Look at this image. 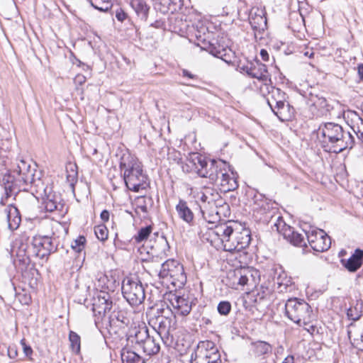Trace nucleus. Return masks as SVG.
<instances>
[{"instance_id": "17", "label": "nucleus", "mask_w": 363, "mask_h": 363, "mask_svg": "<svg viewBox=\"0 0 363 363\" xmlns=\"http://www.w3.org/2000/svg\"><path fill=\"white\" fill-rule=\"evenodd\" d=\"M234 240H235L236 243L229 242L227 240L224 246L225 251L240 252L248 247L251 241L250 230L245 228H241L240 231L238 229H234Z\"/></svg>"}, {"instance_id": "26", "label": "nucleus", "mask_w": 363, "mask_h": 363, "mask_svg": "<svg viewBox=\"0 0 363 363\" xmlns=\"http://www.w3.org/2000/svg\"><path fill=\"white\" fill-rule=\"evenodd\" d=\"M4 211L7 218L8 228L12 231L16 230L21 221L18 210L13 206H8Z\"/></svg>"}, {"instance_id": "42", "label": "nucleus", "mask_w": 363, "mask_h": 363, "mask_svg": "<svg viewBox=\"0 0 363 363\" xmlns=\"http://www.w3.org/2000/svg\"><path fill=\"white\" fill-rule=\"evenodd\" d=\"M151 232H152L151 226H146L145 228H142L141 229H140L138 234L133 237V239L138 243L141 242L143 240H145L147 239V238L149 237Z\"/></svg>"}, {"instance_id": "27", "label": "nucleus", "mask_w": 363, "mask_h": 363, "mask_svg": "<svg viewBox=\"0 0 363 363\" xmlns=\"http://www.w3.org/2000/svg\"><path fill=\"white\" fill-rule=\"evenodd\" d=\"M228 167L223 168V170L220 172V178L217 182H215L218 185L220 186L224 191H229L236 188V181L230 177L228 174Z\"/></svg>"}, {"instance_id": "30", "label": "nucleus", "mask_w": 363, "mask_h": 363, "mask_svg": "<svg viewBox=\"0 0 363 363\" xmlns=\"http://www.w3.org/2000/svg\"><path fill=\"white\" fill-rule=\"evenodd\" d=\"M263 11L260 13L250 14V23L255 30H264L267 28V18Z\"/></svg>"}, {"instance_id": "22", "label": "nucleus", "mask_w": 363, "mask_h": 363, "mask_svg": "<svg viewBox=\"0 0 363 363\" xmlns=\"http://www.w3.org/2000/svg\"><path fill=\"white\" fill-rule=\"evenodd\" d=\"M224 167H229L228 164L223 160H211V167H209V172L203 169V166L200 165V170H199V175L201 177L208 178L211 182H217L220 178V172Z\"/></svg>"}, {"instance_id": "25", "label": "nucleus", "mask_w": 363, "mask_h": 363, "mask_svg": "<svg viewBox=\"0 0 363 363\" xmlns=\"http://www.w3.org/2000/svg\"><path fill=\"white\" fill-rule=\"evenodd\" d=\"M344 267L350 272H354L359 269L363 264V250L356 249L351 257L347 259H342Z\"/></svg>"}, {"instance_id": "9", "label": "nucleus", "mask_w": 363, "mask_h": 363, "mask_svg": "<svg viewBox=\"0 0 363 363\" xmlns=\"http://www.w3.org/2000/svg\"><path fill=\"white\" fill-rule=\"evenodd\" d=\"M35 182V175L29 164L26 170H22L16 175H11V174L4 175L2 185L6 197H9L13 192L18 191V186L21 183L28 184H34Z\"/></svg>"}, {"instance_id": "28", "label": "nucleus", "mask_w": 363, "mask_h": 363, "mask_svg": "<svg viewBox=\"0 0 363 363\" xmlns=\"http://www.w3.org/2000/svg\"><path fill=\"white\" fill-rule=\"evenodd\" d=\"M234 281H237L238 285L245 286L249 284L251 280H253L252 271L249 268L237 269L233 272Z\"/></svg>"}, {"instance_id": "43", "label": "nucleus", "mask_w": 363, "mask_h": 363, "mask_svg": "<svg viewBox=\"0 0 363 363\" xmlns=\"http://www.w3.org/2000/svg\"><path fill=\"white\" fill-rule=\"evenodd\" d=\"M94 233L96 238L101 241H104L108 238V231L104 225L96 226L94 228Z\"/></svg>"}, {"instance_id": "2", "label": "nucleus", "mask_w": 363, "mask_h": 363, "mask_svg": "<svg viewBox=\"0 0 363 363\" xmlns=\"http://www.w3.org/2000/svg\"><path fill=\"white\" fill-rule=\"evenodd\" d=\"M323 147L326 152L339 153L347 148H352L354 138L349 132H345L341 125L335 123H325L318 130Z\"/></svg>"}, {"instance_id": "31", "label": "nucleus", "mask_w": 363, "mask_h": 363, "mask_svg": "<svg viewBox=\"0 0 363 363\" xmlns=\"http://www.w3.org/2000/svg\"><path fill=\"white\" fill-rule=\"evenodd\" d=\"M211 160H208L204 156L194 154L191 158L190 162L192 164L194 171L199 174V170H200V165L203 166V169L206 171L209 172V167H211Z\"/></svg>"}, {"instance_id": "34", "label": "nucleus", "mask_w": 363, "mask_h": 363, "mask_svg": "<svg viewBox=\"0 0 363 363\" xmlns=\"http://www.w3.org/2000/svg\"><path fill=\"white\" fill-rule=\"evenodd\" d=\"M130 5L138 16L143 18H147L150 6L145 0H130Z\"/></svg>"}, {"instance_id": "14", "label": "nucleus", "mask_w": 363, "mask_h": 363, "mask_svg": "<svg viewBox=\"0 0 363 363\" xmlns=\"http://www.w3.org/2000/svg\"><path fill=\"white\" fill-rule=\"evenodd\" d=\"M311 247L316 252L328 250L331 245L330 238L321 229L311 228L305 233Z\"/></svg>"}, {"instance_id": "8", "label": "nucleus", "mask_w": 363, "mask_h": 363, "mask_svg": "<svg viewBox=\"0 0 363 363\" xmlns=\"http://www.w3.org/2000/svg\"><path fill=\"white\" fill-rule=\"evenodd\" d=\"M122 294L130 306L141 304L145 298V289L138 279L126 277L122 283Z\"/></svg>"}, {"instance_id": "24", "label": "nucleus", "mask_w": 363, "mask_h": 363, "mask_svg": "<svg viewBox=\"0 0 363 363\" xmlns=\"http://www.w3.org/2000/svg\"><path fill=\"white\" fill-rule=\"evenodd\" d=\"M175 209L178 217L181 220L190 225H193L194 215L186 201L179 199Z\"/></svg>"}, {"instance_id": "16", "label": "nucleus", "mask_w": 363, "mask_h": 363, "mask_svg": "<svg viewBox=\"0 0 363 363\" xmlns=\"http://www.w3.org/2000/svg\"><path fill=\"white\" fill-rule=\"evenodd\" d=\"M278 223H275L277 231L281 233L284 238L296 246H306L304 237L302 234L296 232L293 228L285 224L280 216L276 218Z\"/></svg>"}, {"instance_id": "15", "label": "nucleus", "mask_w": 363, "mask_h": 363, "mask_svg": "<svg viewBox=\"0 0 363 363\" xmlns=\"http://www.w3.org/2000/svg\"><path fill=\"white\" fill-rule=\"evenodd\" d=\"M174 316L173 318L165 317L163 315L158 316L156 319L157 322V328L155 326L156 335L164 342V344L171 342L172 340V333L176 330V320Z\"/></svg>"}, {"instance_id": "19", "label": "nucleus", "mask_w": 363, "mask_h": 363, "mask_svg": "<svg viewBox=\"0 0 363 363\" xmlns=\"http://www.w3.org/2000/svg\"><path fill=\"white\" fill-rule=\"evenodd\" d=\"M333 107L323 96L311 94L309 99V111L313 118H319L330 115Z\"/></svg>"}, {"instance_id": "5", "label": "nucleus", "mask_w": 363, "mask_h": 363, "mask_svg": "<svg viewBox=\"0 0 363 363\" xmlns=\"http://www.w3.org/2000/svg\"><path fill=\"white\" fill-rule=\"evenodd\" d=\"M160 337L150 335L146 326H139L130 331L128 341L137 351L146 356L157 354L160 350Z\"/></svg>"}, {"instance_id": "4", "label": "nucleus", "mask_w": 363, "mask_h": 363, "mask_svg": "<svg viewBox=\"0 0 363 363\" xmlns=\"http://www.w3.org/2000/svg\"><path fill=\"white\" fill-rule=\"evenodd\" d=\"M28 238L25 235L16 239L12 248V253H16L17 257L28 258L35 255L43 259L54 252L57 247L54 245L52 238L49 236L36 235L33 238L30 246L26 243Z\"/></svg>"}, {"instance_id": "37", "label": "nucleus", "mask_w": 363, "mask_h": 363, "mask_svg": "<svg viewBox=\"0 0 363 363\" xmlns=\"http://www.w3.org/2000/svg\"><path fill=\"white\" fill-rule=\"evenodd\" d=\"M347 316L349 319L353 320V322L359 321L363 318V314L360 308L358 307L357 304L355 306H351L347 311Z\"/></svg>"}, {"instance_id": "12", "label": "nucleus", "mask_w": 363, "mask_h": 363, "mask_svg": "<svg viewBox=\"0 0 363 363\" xmlns=\"http://www.w3.org/2000/svg\"><path fill=\"white\" fill-rule=\"evenodd\" d=\"M113 307V302L111 296L104 291H100L96 296L93 298L92 311L95 318V324L103 320L106 314L111 311Z\"/></svg>"}, {"instance_id": "54", "label": "nucleus", "mask_w": 363, "mask_h": 363, "mask_svg": "<svg viewBox=\"0 0 363 363\" xmlns=\"http://www.w3.org/2000/svg\"><path fill=\"white\" fill-rule=\"evenodd\" d=\"M260 55L262 57V59L264 60V61H268L269 60V54L267 52V50H262L260 51Z\"/></svg>"}, {"instance_id": "52", "label": "nucleus", "mask_w": 363, "mask_h": 363, "mask_svg": "<svg viewBox=\"0 0 363 363\" xmlns=\"http://www.w3.org/2000/svg\"><path fill=\"white\" fill-rule=\"evenodd\" d=\"M101 218L104 222L108 221L109 219V212L106 210H104L101 213Z\"/></svg>"}, {"instance_id": "21", "label": "nucleus", "mask_w": 363, "mask_h": 363, "mask_svg": "<svg viewBox=\"0 0 363 363\" xmlns=\"http://www.w3.org/2000/svg\"><path fill=\"white\" fill-rule=\"evenodd\" d=\"M347 334L354 347L363 351V318L348 325Z\"/></svg>"}, {"instance_id": "51", "label": "nucleus", "mask_w": 363, "mask_h": 363, "mask_svg": "<svg viewBox=\"0 0 363 363\" xmlns=\"http://www.w3.org/2000/svg\"><path fill=\"white\" fill-rule=\"evenodd\" d=\"M116 17L118 21H123L126 18V13L123 11H118L116 12Z\"/></svg>"}, {"instance_id": "29", "label": "nucleus", "mask_w": 363, "mask_h": 363, "mask_svg": "<svg viewBox=\"0 0 363 363\" xmlns=\"http://www.w3.org/2000/svg\"><path fill=\"white\" fill-rule=\"evenodd\" d=\"M218 197V193L216 190L208 187L197 194V198L203 203V207H206V204H213Z\"/></svg>"}, {"instance_id": "1", "label": "nucleus", "mask_w": 363, "mask_h": 363, "mask_svg": "<svg viewBox=\"0 0 363 363\" xmlns=\"http://www.w3.org/2000/svg\"><path fill=\"white\" fill-rule=\"evenodd\" d=\"M153 253L155 254L151 260L147 261V264L149 268H153L156 264L160 266L158 271L155 269V273H157L162 279H172V284L174 285H184L186 281V276L184 272L183 265L177 260L169 259L161 264L162 259L167 256L169 251L168 241L164 236H160L155 241V245L152 247Z\"/></svg>"}, {"instance_id": "53", "label": "nucleus", "mask_w": 363, "mask_h": 363, "mask_svg": "<svg viewBox=\"0 0 363 363\" xmlns=\"http://www.w3.org/2000/svg\"><path fill=\"white\" fill-rule=\"evenodd\" d=\"M182 76L189 79H194L195 76L186 69L182 70Z\"/></svg>"}, {"instance_id": "50", "label": "nucleus", "mask_w": 363, "mask_h": 363, "mask_svg": "<svg viewBox=\"0 0 363 363\" xmlns=\"http://www.w3.org/2000/svg\"><path fill=\"white\" fill-rule=\"evenodd\" d=\"M75 82L76 83L82 85L86 81V77L82 74H78L75 77Z\"/></svg>"}, {"instance_id": "35", "label": "nucleus", "mask_w": 363, "mask_h": 363, "mask_svg": "<svg viewBox=\"0 0 363 363\" xmlns=\"http://www.w3.org/2000/svg\"><path fill=\"white\" fill-rule=\"evenodd\" d=\"M253 352L257 356H264L272 352V346L267 342L257 341L252 344Z\"/></svg>"}, {"instance_id": "49", "label": "nucleus", "mask_w": 363, "mask_h": 363, "mask_svg": "<svg viewBox=\"0 0 363 363\" xmlns=\"http://www.w3.org/2000/svg\"><path fill=\"white\" fill-rule=\"evenodd\" d=\"M8 356L11 359H15L18 356L17 347L15 345H9L8 347Z\"/></svg>"}, {"instance_id": "36", "label": "nucleus", "mask_w": 363, "mask_h": 363, "mask_svg": "<svg viewBox=\"0 0 363 363\" xmlns=\"http://www.w3.org/2000/svg\"><path fill=\"white\" fill-rule=\"evenodd\" d=\"M67 181L69 184L70 188L73 190L74 184L77 182L78 172L77 171V166L69 164L67 167Z\"/></svg>"}, {"instance_id": "7", "label": "nucleus", "mask_w": 363, "mask_h": 363, "mask_svg": "<svg viewBox=\"0 0 363 363\" xmlns=\"http://www.w3.org/2000/svg\"><path fill=\"white\" fill-rule=\"evenodd\" d=\"M285 99V93L276 87L271 88L267 98L271 109L281 121L290 120L293 114L292 108L288 103L286 104Z\"/></svg>"}, {"instance_id": "57", "label": "nucleus", "mask_w": 363, "mask_h": 363, "mask_svg": "<svg viewBox=\"0 0 363 363\" xmlns=\"http://www.w3.org/2000/svg\"><path fill=\"white\" fill-rule=\"evenodd\" d=\"M358 73L362 78L363 77V64H360L358 65Z\"/></svg>"}, {"instance_id": "46", "label": "nucleus", "mask_w": 363, "mask_h": 363, "mask_svg": "<svg viewBox=\"0 0 363 363\" xmlns=\"http://www.w3.org/2000/svg\"><path fill=\"white\" fill-rule=\"evenodd\" d=\"M213 55L216 56L222 59L223 61L230 63L231 62V59L230 57L229 54L226 53V50L223 49L222 50H217L215 52L213 51L211 52Z\"/></svg>"}, {"instance_id": "45", "label": "nucleus", "mask_w": 363, "mask_h": 363, "mask_svg": "<svg viewBox=\"0 0 363 363\" xmlns=\"http://www.w3.org/2000/svg\"><path fill=\"white\" fill-rule=\"evenodd\" d=\"M218 313L222 315H227L231 311V304L228 301H220L217 307Z\"/></svg>"}, {"instance_id": "44", "label": "nucleus", "mask_w": 363, "mask_h": 363, "mask_svg": "<svg viewBox=\"0 0 363 363\" xmlns=\"http://www.w3.org/2000/svg\"><path fill=\"white\" fill-rule=\"evenodd\" d=\"M86 238L84 236H79L77 239L74 240L72 244V248L77 252H82L85 245Z\"/></svg>"}, {"instance_id": "47", "label": "nucleus", "mask_w": 363, "mask_h": 363, "mask_svg": "<svg viewBox=\"0 0 363 363\" xmlns=\"http://www.w3.org/2000/svg\"><path fill=\"white\" fill-rule=\"evenodd\" d=\"M28 165L29 164H28V162L26 161L23 160H19V162L17 163V167L13 171L12 175H16L22 170H26Z\"/></svg>"}, {"instance_id": "20", "label": "nucleus", "mask_w": 363, "mask_h": 363, "mask_svg": "<svg viewBox=\"0 0 363 363\" xmlns=\"http://www.w3.org/2000/svg\"><path fill=\"white\" fill-rule=\"evenodd\" d=\"M248 76L256 78L265 85L271 82L270 75L265 65L257 62L255 64L250 63L241 68Z\"/></svg>"}, {"instance_id": "38", "label": "nucleus", "mask_w": 363, "mask_h": 363, "mask_svg": "<svg viewBox=\"0 0 363 363\" xmlns=\"http://www.w3.org/2000/svg\"><path fill=\"white\" fill-rule=\"evenodd\" d=\"M60 205L54 196L48 195L46 199H44L45 208L48 212H53L58 209V206Z\"/></svg>"}, {"instance_id": "55", "label": "nucleus", "mask_w": 363, "mask_h": 363, "mask_svg": "<svg viewBox=\"0 0 363 363\" xmlns=\"http://www.w3.org/2000/svg\"><path fill=\"white\" fill-rule=\"evenodd\" d=\"M281 363H294V356H287Z\"/></svg>"}, {"instance_id": "40", "label": "nucleus", "mask_w": 363, "mask_h": 363, "mask_svg": "<svg viewBox=\"0 0 363 363\" xmlns=\"http://www.w3.org/2000/svg\"><path fill=\"white\" fill-rule=\"evenodd\" d=\"M91 6L101 11H107L111 6L110 0H89Z\"/></svg>"}, {"instance_id": "48", "label": "nucleus", "mask_w": 363, "mask_h": 363, "mask_svg": "<svg viewBox=\"0 0 363 363\" xmlns=\"http://www.w3.org/2000/svg\"><path fill=\"white\" fill-rule=\"evenodd\" d=\"M21 344L23 347V350L25 355L28 357H30L33 354V350L30 347V346L28 345L26 343L25 339H23L21 340Z\"/></svg>"}, {"instance_id": "18", "label": "nucleus", "mask_w": 363, "mask_h": 363, "mask_svg": "<svg viewBox=\"0 0 363 363\" xmlns=\"http://www.w3.org/2000/svg\"><path fill=\"white\" fill-rule=\"evenodd\" d=\"M168 301L172 306V313L176 315L186 316L191 311L192 301L184 296H178L175 294H170L168 296Z\"/></svg>"}, {"instance_id": "32", "label": "nucleus", "mask_w": 363, "mask_h": 363, "mask_svg": "<svg viewBox=\"0 0 363 363\" xmlns=\"http://www.w3.org/2000/svg\"><path fill=\"white\" fill-rule=\"evenodd\" d=\"M121 356L123 363H145L143 357L128 347L122 349Z\"/></svg>"}, {"instance_id": "39", "label": "nucleus", "mask_w": 363, "mask_h": 363, "mask_svg": "<svg viewBox=\"0 0 363 363\" xmlns=\"http://www.w3.org/2000/svg\"><path fill=\"white\" fill-rule=\"evenodd\" d=\"M69 340L72 350L75 353H79L80 351V337L75 332L70 331Z\"/></svg>"}, {"instance_id": "33", "label": "nucleus", "mask_w": 363, "mask_h": 363, "mask_svg": "<svg viewBox=\"0 0 363 363\" xmlns=\"http://www.w3.org/2000/svg\"><path fill=\"white\" fill-rule=\"evenodd\" d=\"M274 284L276 289L279 293H283L287 291V289L291 285V280L287 278L286 274L281 271L277 277H274Z\"/></svg>"}, {"instance_id": "13", "label": "nucleus", "mask_w": 363, "mask_h": 363, "mask_svg": "<svg viewBox=\"0 0 363 363\" xmlns=\"http://www.w3.org/2000/svg\"><path fill=\"white\" fill-rule=\"evenodd\" d=\"M273 205L270 201L263 198L262 195L255 196L253 205L255 216L263 222H271L277 213V208Z\"/></svg>"}, {"instance_id": "56", "label": "nucleus", "mask_w": 363, "mask_h": 363, "mask_svg": "<svg viewBox=\"0 0 363 363\" xmlns=\"http://www.w3.org/2000/svg\"><path fill=\"white\" fill-rule=\"evenodd\" d=\"M229 242L236 243L235 240H234V228L233 227V232L230 233L229 238L227 239Z\"/></svg>"}, {"instance_id": "11", "label": "nucleus", "mask_w": 363, "mask_h": 363, "mask_svg": "<svg viewBox=\"0 0 363 363\" xmlns=\"http://www.w3.org/2000/svg\"><path fill=\"white\" fill-rule=\"evenodd\" d=\"M233 232V226L228 223H222L208 229L206 233V240L216 249L223 247L227 242L230 233Z\"/></svg>"}, {"instance_id": "6", "label": "nucleus", "mask_w": 363, "mask_h": 363, "mask_svg": "<svg viewBox=\"0 0 363 363\" xmlns=\"http://www.w3.org/2000/svg\"><path fill=\"white\" fill-rule=\"evenodd\" d=\"M285 313L291 320L300 326L308 325L313 318L309 304L296 298H290L286 301Z\"/></svg>"}, {"instance_id": "10", "label": "nucleus", "mask_w": 363, "mask_h": 363, "mask_svg": "<svg viewBox=\"0 0 363 363\" xmlns=\"http://www.w3.org/2000/svg\"><path fill=\"white\" fill-rule=\"evenodd\" d=\"M191 363H221L220 354L213 342L207 341L199 346Z\"/></svg>"}, {"instance_id": "41", "label": "nucleus", "mask_w": 363, "mask_h": 363, "mask_svg": "<svg viewBox=\"0 0 363 363\" xmlns=\"http://www.w3.org/2000/svg\"><path fill=\"white\" fill-rule=\"evenodd\" d=\"M352 114L354 115L353 121L357 122V130L353 128V130L363 143V120L355 112H352Z\"/></svg>"}, {"instance_id": "3", "label": "nucleus", "mask_w": 363, "mask_h": 363, "mask_svg": "<svg viewBox=\"0 0 363 363\" xmlns=\"http://www.w3.org/2000/svg\"><path fill=\"white\" fill-rule=\"evenodd\" d=\"M120 169L127 188L134 192L148 187L147 176L143 169L142 163L134 155L124 153L120 160Z\"/></svg>"}, {"instance_id": "23", "label": "nucleus", "mask_w": 363, "mask_h": 363, "mask_svg": "<svg viewBox=\"0 0 363 363\" xmlns=\"http://www.w3.org/2000/svg\"><path fill=\"white\" fill-rule=\"evenodd\" d=\"M133 311L126 308L117 306L109 315L111 324H116V321L121 323L123 325L128 326L133 319Z\"/></svg>"}]
</instances>
